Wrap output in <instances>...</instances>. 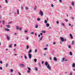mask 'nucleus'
<instances>
[{
    "instance_id": "1",
    "label": "nucleus",
    "mask_w": 75,
    "mask_h": 75,
    "mask_svg": "<svg viewBox=\"0 0 75 75\" xmlns=\"http://www.w3.org/2000/svg\"><path fill=\"white\" fill-rule=\"evenodd\" d=\"M45 66H47V67L49 70H51V67H50V65L49 64H48V62H45Z\"/></svg>"
},
{
    "instance_id": "2",
    "label": "nucleus",
    "mask_w": 75,
    "mask_h": 75,
    "mask_svg": "<svg viewBox=\"0 0 75 75\" xmlns=\"http://www.w3.org/2000/svg\"><path fill=\"white\" fill-rule=\"evenodd\" d=\"M39 13L41 16H42L44 15L43 12L41 11V10H40V12H39Z\"/></svg>"
},
{
    "instance_id": "3",
    "label": "nucleus",
    "mask_w": 75,
    "mask_h": 75,
    "mask_svg": "<svg viewBox=\"0 0 75 75\" xmlns=\"http://www.w3.org/2000/svg\"><path fill=\"white\" fill-rule=\"evenodd\" d=\"M29 58V59H31V54H30V53H29V54H28Z\"/></svg>"
},
{
    "instance_id": "4",
    "label": "nucleus",
    "mask_w": 75,
    "mask_h": 75,
    "mask_svg": "<svg viewBox=\"0 0 75 75\" xmlns=\"http://www.w3.org/2000/svg\"><path fill=\"white\" fill-rule=\"evenodd\" d=\"M28 70L27 71V72L28 73H30V71H31V68L29 67H28Z\"/></svg>"
},
{
    "instance_id": "5",
    "label": "nucleus",
    "mask_w": 75,
    "mask_h": 75,
    "mask_svg": "<svg viewBox=\"0 0 75 75\" xmlns=\"http://www.w3.org/2000/svg\"><path fill=\"white\" fill-rule=\"evenodd\" d=\"M60 38L61 40L62 41V42H64V38L62 37H60Z\"/></svg>"
},
{
    "instance_id": "6",
    "label": "nucleus",
    "mask_w": 75,
    "mask_h": 75,
    "mask_svg": "<svg viewBox=\"0 0 75 75\" xmlns=\"http://www.w3.org/2000/svg\"><path fill=\"white\" fill-rule=\"evenodd\" d=\"M20 66L21 67H22V68H23V67H25V66L24 65V64H19Z\"/></svg>"
},
{
    "instance_id": "7",
    "label": "nucleus",
    "mask_w": 75,
    "mask_h": 75,
    "mask_svg": "<svg viewBox=\"0 0 75 75\" xmlns=\"http://www.w3.org/2000/svg\"><path fill=\"white\" fill-rule=\"evenodd\" d=\"M20 28H19V27H18V26H16L15 27V29L16 30H19Z\"/></svg>"
},
{
    "instance_id": "8",
    "label": "nucleus",
    "mask_w": 75,
    "mask_h": 75,
    "mask_svg": "<svg viewBox=\"0 0 75 75\" xmlns=\"http://www.w3.org/2000/svg\"><path fill=\"white\" fill-rule=\"evenodd\" d=\"M72 67L73 68H75V64L74 63H73L72 65Z\"/></svg>"
},
{
    "instance_id": "9",
    "label": "nucleus",
    "mask_w": 75,
    "mask_h": 75,
    "mask_svg": "<svg viewBox=\"0 0 75 75\" xmlns=\"http://www.w3.org/2000/svg\"><path fill=\"white\" fill-rule=\"evenodd\" d=\"M69 36L70 37L71 39H73V36H72V35L71 34H70Z\"/></svg>"
},
{
    "instance_id": "10",
    "label": "nucleus",
    "mask_w": 75,
    "mask_h": 75,
    "mask_svg": "<svg viewBox=\"0 0 75 75\" xmlns=\"http://www.w3.org/2000/svg\"><path fill=\"white\" fill-rule=\"evenodd\" d=\"M42 38H43V36H42L40 38V39L39 40L40 42V41H41V40H42Z\"/></svg>"
},
{
    "instance_id": "11",
    "label": "nucleus",
    "mask_w": 75,
    "mask_h": 75,
    "mask_svg": "<svg viewBox=\"0 0 75 75\" xmlns=\"http://www.w3.org/2000/svg\"><path fill=\"white\" fill-rule=\"evenodd\" d=\"M53 59L54 61H57V58L56 57H54V58Z\"/></svg>"
},
{
    "instance_id": "12",
    "label": "nucleus",
    "mask_w": 75,
    "mask_h": 75,
    "mask_svg": "<svg viewBox=\"0 0 75 75\" xmlns=\"http://www.w3.org/2000/svg\"><path fill=\"white\" fill-rule=\"evenodd\" d=\"M6 38L8 40H10V38H9V36H8V35H7Z\"/></svg>"
},
{
    "instance_id": "13",
    "label": "nucleus",
    "mask_w": 75,
    "mask_h": 75,
    "mask_svg": "<svg viewBox=\"0 0 75 75\" xmlns=\"http://www.w3.org/2000/svg\"><path fill=\"white\" fill-rule=\"evenodd\" d=\"M5 31H8L10 30L7 28H6L5 29Z\"/></svg>"
},
{
    "instance_id": "14",
    "label": "nucleus",
    "mask_w": 75,
    "mask_h": 75,
    "mask_svg": "<svg viewBox=\"0 0 75 75\" xmlns=\"http://www.w3.org/2000/svg\"><path fill=\"white\" fill-rule=\"evenodd\" d=\"M46 26L47 27H49V26H50V24L48 23H47L46 24Z\"/></svg>"
},
{
    "instance_id": "15",
    "label": "nucleus",
    "mask_w": 75,
    "mask_h": 75,
    "mask_svg": "<svg viewBox=\"0 0 75 75\" xmlns=\"http://www.w3.org/2000/svg\"><path fill=\"white\" fill-rule=\"evenodd\" d=\"M31 52H32V50H30L29 51L28 53L30 54V53H31Z\"/></svg>"
},
{
    "instance_id": "16",
    "label": "nucleus",
    "mask_w": 75,
    "mask_h": 75,
    "mask_svg": "<svg viewBox=\"0 0 75 75\" xmlns=\"http://www.w3.org/2000/svg\"><path fill=\"white\" fill-rule=\"evenodd\" d=\"M8 64L6 63L5 64V67H8Z\"/></svg>"
},
{
    "instance_id": "17",
    "label": "nucleus",
    "mask_w": 75,
    "mask_h": 75,
    "mask_svg": "<svg viewBox=\"0 0 75 75\" xmlns=\"http://www.w3.org/2000/svg\"><path fill=\"white\" fill-rule=\"evenodd\" d=\"M37 6H36V5H35V7L34 8V10H36V9H37Z\"/></svg>"
},
{
    "instance_id": "18",
    "label": "nucleus",
    "mask_w": 75,
    "mask_h": 75,
    "mask_svg": "<svg viewBox=\"0 0 75 75\" xmlns=\"http://www.w3.org/2000/svg\"><path fill=\"white\" fill-rule=\"evenodd\" d=\"M17 13L18 14H19L20 13H19V10L17 9Z\"/></svg>"
},
{
    "instance_id": "19",
    "label": "nucleus",
    "mask_w": 75,
    "mask_h": 75,
    "mask_svg": "<svg viewBox=\"0 0 75 75\" xmlns=\"http://www.w3.org/2000/svg\"><path fill=\"white\" fill-rule=\"evenodd\" d=\"M65 60V58H62V60L61 61V62H64V61Z\"/></svg>"
},
{
    "instance_id": "20",
    "label": "nucleus",
    "mask_w": 75,
    "mask_h": 75,
    "mask_svg": "<svg viewBox=\"0 0 75 75\" xmlns=\"http://www.w3.org/2000/svg\"><path fill=\"white\" fill-rule=\"evenodd\" d=\"M6 27L8 28H10V25H7Z\"/></svg>"
},
{
    "instance_id": "21",
    "label": "nucleus",
    "mask_w": 75,
    "mask_h": 75,
    "mask_svg": "<svg viewBox=\"0 0 75 75\" xmlns=\"http://www.w3.org/2000/svg\"><path fill=\"white\" fill-rule=\"evenodd\" d=\"M25 8L26 10H28V8L27 7H25Z\"/></svg>"
},
{
    "instance_id": "22",
    "label": "nucleus",
    "mask_w": 75,
    "mask_h": 75,
    "mask_svg": "<svg viewBox=\"0 0 75 75\" xmlns=\"http://www.w3.org/2000/svg\"><path fill=\"white\" fill-rule=\"evenodd\" d=\"M71 5H72L73 6H74V2H72L71 3Z\"/></svg>"
},
{
    "instance_id": "23",
    "label": "nucleus",
    "mask_w": 75,
    "mask_h": 75,
    "mask_svg": "<svg viewBox=\"0 0 75 75\" xmlns=\"http://www.w3.org/2000/svg\"><path fill=\"white\" fill-rule=\"evenodd\" d=\"M12 45V44H10V45H9V48H11Z\"/></svg>"
},
{
    "instance_id": "24",
    "label": "nucleus",
    "mask_w": 75,
    "mask_h": 75,
    "mask_svg": "<svg viewBox=\"0 0 75 75\" xmlns=\"http://www.w3.org/2000/svg\"><path fill=\"white\" fill-rule=\"evenodd\" d=\"M72 45H74V41H72L71 43Z\"/></svg>"
},
{
    "instance_id": "25",
    "label": "nucleus",
    "mask_w": 75,
    "mask_h": 75,
    "mask_svg": "<svg viewBox=\"0 0 75 75\" xmlns=\"http://www.w3.org/2000/svg\"><path fill=\"white\" fill-rule=\"evenodd\" d=\"M61 25H62V26H63V27L65 26V24H64L63 23H61Z\"/></svg>"
},
{
    "instance_id": "26",
    "label": "nucleus",
    "mask_w": 75,
    "mask_h": 75,
    "mask_svg": "<svg viewBox=\"0 0 75 75\" xmlns=\"http://www.w3.org/2000/svg\"><path fill=\"white\" fill-rule=\"evenodd\" d=\"M69 55H72V52H70L69 53Z\"/></svg>"
},
{
    "instance_id": "27",
    "label": "nucleus",
    "mask_w": 75,
    "mask_h": 75,
    "mask_svg": "<svg viewBox=\"0 0 75 75\" xmlns=\"http://www.w3.org/2000/svg\"><path fill=\"white\" fill-rule=\"evenodd\" d=\"M24 32L25 33H28V30H25L24 31Z\"/></svg>"
},
{
    "instance_id": "28",
    "label": "nucleus",
    "mask_w": 75,
    "mask_h": 75,
    "mask_svg": "<svg viewBox=\"0 0 75 75\" xmlns=\"http://www.w3.org/2000/svg\"><path fill=\"white\" fill-rule=\"evenodd\" d=\"M45 24H47V20H45Z\"/></svg>"
},
{
    "instance_id": "29",
    "label": "nucleus",
    "mask_w": 75,
    "mask_h": 75,
    "mask_svg": "<svg viewBox=\"0 0 75 75\" xmlns=\"http://www.w3.org/2000/svg\"><path fill=\"white\" fill-rule=\"evenodd\" d=\"M37 20L38 21H40V20H41V19L38 18H37Z\"/></svg>"
},
{
    "instance_id": "30",
    "label": "nucleus",
    "mask_w": 75,
    "mask_h": 75,
    "mask_svg": "<svg viewBox=\"0 0 75 75\" xmlns=\"http://www.w3.org/2000/svg\"><path fill=\"white\" fill-rule=\"evenodd\" d=\"M29 48V46H28V45H27L26 46V48L27 50H28V48Z\"/></svg>"
},
{
    "instance_id": "31",
    "label": "nucleus",
    "mask_w": 75,
    "mask_h": 75,
    "mask_svg": "<svg viewBox=\"0 0 75 75\" xmlns=\"http://www.w3.org/2000/svg\"><path fill=\"white\" fill-rule=\"evenodd\" d=\"M34 61H35V62H37V59H34Z\"/></svg>"
},
{
    "instance_id": "32",
    "label": "nucleus",
    "mask_w": 75,
    "mask_h": 75,
    "mask_svg": "<svg viewBox=\"0 0 75 75\" xmlns=\"http://www.w3.org/2000/svg\"><path fill=\"white\" fill-rule=\"evenodd\" d=\"M38 25H36V26H35V28H38Z\"/></svg>"
},
{
    "instance_id": "33",
    "label": "nucleus",
    "mask_w": 75,
    "mask_h": 75,
    "mask_svg": "<svg viewBox=\"0 0 75 75\" xmlns=\"http://www.w3.org/2000/svg\"><path fill=\"white\" fill-rule=\"evenodd\" d=\"M37 49H36L35 50V52H37Z\"/></svg>"
},
{
    "instance_id": "34",
    "label": "nucleus",
    "mask_w": 75,
    "mask_h": 75,
    "mask_svg": "<svg viewBox=\"0 0 75 75\" xmlns=\"http://www.w3.org/2000/svg\"><path fill=\"white\" fill-rule=\"evenodd\" d=\"M71 18L73 20H74V18L73 17H71Z\"/></svg>"
},
{
    "instance_id": "35",
    "label": "nucleus",
    "mask_w": 75,
    "mask_h": 75,
    "mask_svg": "<svg viewBox=\"0 0 75 75\" xmlns=\"http://www.w3.org/2000/svg\"><path fill=\"white\" fill-rule=\"evenodd\" d=\"M5 2L6 3H8V1H7V0H5Z\"/></svg>"
},
{
    "instance_id": "36",
    "label": "nucleus",
    "mask_w": 75,
    "mask_h": 75,
    "mask_svg": "<svg viewBox=\"0 0 75 75\" xmlns=\"http://www.w3.org/2000/svg\"><path fill=\"white\" fill-rule=\"evenodd\" d=\"M24 58H25V59H27V57H26V56H25H25H24Z\"/></svg>"
},
{
    "instance_id": "37",
    "label": "nucleus",
    "mask_w": 75,
    "mask_h": 75,
    "mask_svg": "<svg viewBox=\"0 0 75 75\" xmlns=\"http://www.w3.org/2000/svg\"><path fill=\"white\" fill-rule=\"evenodd\" d=\"M11 72H13V70L12 69H11Z\"/></svg>"
},
{
    "instance_id": "38",
    "label": "nucleus",
    "mask_w": 75,
    "mask_h": 75,
    "mask_svg": "<svg viewBox=\"0 0 75 75\" xmlns=\"http://www.w3.org/2000/svg\"><path fill=\"white\" fill-rule=\"evenodd\" d=\"M46 32L45 31H42V33H45Z\"/></svg>"
},
{
    "instance_id": "39",
    "label": "nucleus",
    "mask_w": 75,
    "mask_h": 75,
    "mask_svg": "<svg viewBox=\"0 0 75 75\" xmlns=\"http://www.w3.org/2000/svg\"><path fill=\"white\" fill-rule=\"evenodd\" d=\"M38 65L39 67H40V63H38Z\"/></svg>"
},
{
    "instance_id": "40",
    "label": "nucleus",
    "mask_w": 75,
    "mask_h": 75,
    "mask_svg": "<svg viewBox=\"0 0 75 75\" xmlns=\"http://www.w3.org/2000/svg\"><path fill=\"white\" fill-rule=\"evenodd\" d=\"M69 8L71 10H72V7L71 6H70L69 7Z\"/></svg>"
},
{
    "instance_id": "41",
    "label": "nucleus",
    "mask_w": 75,
    "mask_h": 75,
    "mask_svg": "<svg viewBox=\"0 0 75 75\" xmlns=\"http://www.w3.org/2000/svg\"><path fill=\"white\" fill-rule=\"evenodd\" d=\"M68 48H71V46L70 45H69L68 46Z\"/></svg>"
},
{
    "instance_id": "42",
    "label": "nucleus",
    "mask_w": 75,
    "mask_h": 75,
    "mask_svg": "<svg viewBox=\"0 0 75 75\" xmlns=\"http://www.w3.org/2000/svg\"><path fill=\"white\" fill-rule=\"evenodd\" d=\"M4 21H3L2 22L3 24H4Z\"/></svg>"
},
{
    "instance_id": "43",
    "label": "nucleus",
    "mask_w": 75,
    "mask_h": 75,
    "mask_svg": "<svg viewBox=\"0 0 75 75\" xmlns=\"http://www.w3.org/2000/svg\"><path fill=\"white\" fill-rule=\"evenodd\" d=\"M30 34H34V32H32L30 33Z\"/></svg>"
},
{
    "instance_id": "44",
    "label": "nucleus",
    "mask_w": 75,
    "mask_h": 75,
    "mask_svg": "<svg viewBox=\"0 0 75 75\" xmlns=\"http://www.w3.org/2000/svg\"><path fill=\"white\" fill-rule=\"evenodd\" d=\"M35 71H38V69H37V68H35Z\"/></svg>"
},
{
    "instance_id": "45",
    "label": "nucleus",
    "mask_w": 75,
    "mask_h": 75,
    "mask_svg": "<svg viewBox=\"0 0 75 75\" xmlns=\"http://www.w3.org/2000/svg\"><path fill=\"white\" fill-rule=\"evenodd\" d=\"M17 33H14V35H17Z\"/></svg>"
},
{
    "instance_id": "46",
    "label": "nucleus",
    "mask_w": 75,
    "mask_h": 75,
    "mask_svg": "<svg viewBox=\"0 0 75 75\" xmlns=\"http://www.w3.org/2000/svg\"><path fill=\"white\" fill-rule=\"evenodd\" d=\"M23 8H23V6H22L21 7V9L22 10H23Z\"/></svg>"
},
{
    "instance_id": "47",
    "label": "nucleus",
    "mask_w": 75,
    "mask_h": 75,
    "mask_svg": "<svg viewBox=\"0 0 75 75\" xmlns=\"http://www.w3.org/2000/svg\"><path fill=\"white\" fill-rule=\"evenodd\" d=\"M44 50H47V48H44Z\"/></svg>"
},
{
    "instance_id": "48",
    "label": "nucleus",
    "mask_w": 75,
    "mask_h": 75,
    "mask_svg": "<svg viewBox=\"0 0 75 75\" xmlns=\"http://www.w3.org/2000/svg\"><path fill=\"white\" fill-rule=\"evenodd\" d=\"M70 75H72V73L70 72Z\"/></svg>"
},
{
    "instance_id": "49",
    "label": "nucleus",
    "mask_w": 75,
    "mask_h": 75,
    "mask_svg": "<svg viewBox=\"0 0 75 75\" xmlns=\"http://www.w3.org/2000/svg\"><path fill=\"white\" fill-rule=\"evenodd\" d=\"M59 1L60 2V3H61L62 2V0H59Z\"/></svg>"
},
{
    "instance_id": "50",
    "label": "nucleus",
    "mask_w": 75,
    "mask_h": 75,
    "mask_svg": "<svg viewBox=\"0 0 75 75\" xmlns=\"http://www.w3.org/2000/svg\"><path fill=\"white\" fill-rule=\"evenodd\" d=\"M12 23V22L11 21L10 23H8V24H11V23Z\"/></svg>"
},
{
    "instance_id": "51",
    "label": "nucleus",
    "mask_w": 75,
    "mask_h": 75,
    "mask_svg": "<svg viewBox=\"0 0 75 75\" xmlns=\"http://www.w3.org/2000/svg\"><path fill=\"white\" fill-rule=\"evenodd\" d=\"M0 70H2V69H3V68H2V67H1L0 68Z\"/></svg>"
},
{
    "instance_id": "52",
    "label": "nucleus",
    "mask_w": 75,
    "mask_h": 75,
    "mask_svg": "<svg viewBox=\"0 0 75 75\" xmlns=\"http://www.w3.org/2000/svg\"><path fill=\"white\" fill-rule=\"evenodd\" d=\"M18 74L19 75H21L20 74V72H18Z\"/></svg>"
},
{
    "instance_id": "53",
    "label": "nucleus",
    "mask_w": 75,
    "mask_h": 75,
    "mask_svg": "<svg viewBox=\"0 0 75 75\" xmlns=\"http://www.w3.org/2000/svg\"><path fill=\"white\" fill-rule=\"evenodd\" d=\"M16 46H17V45H16V44H14V47H16Z\"/></svg>"
},
{
    "instance_id": "54",
    "label": "nucleus",
    "mask_w": 75,
    "mask_h": 75,
    "mask_svg": "<svg viewBox=\"0 0 75 75\" xmlns=\"http://www.w3.org/2000/svg\"><path fill=\"white\" fill-rule=\"evenodd\" d=\"M67 41L66 39H64V41Z\"/></svg>"
},
{
    "instance_id": "55",
    "label": "nucleus",
    "mask_w": 75,
    "mask_h": 75,
    "mask_svg": "<svg viewBox=\"0 0 75 75\" xmlns=\"http://www.w3.org/2000/svg\"><path fill=\"white\" fill-rule=\"evenodd\" d=\"M55 44H56V42H54L53 43V45H55Z\"/></svg>"
},
{
    "instance_id": "56",
    "label": "nucleus",
    "mask_w": 75,
    "mask_h": 75,
    "mask_svg": "<svg viewBox=\"0 0 75 75\" xmlns=\"http://www.w3.org/2000/svg\"><path fill=\"white\" fill-rule=\"evenodd\" d=\"M51 7H54V5L52 4L51 5Z\"/></svg>"
},
{
    "instance_id": "57",
    "label": "nucleus",
    "mask_w": 75,
    "mask_h": 75,
    "mask_svg": "<svg viewBox=\"0 0 75 75\" xmlns=\"http://www.w3.org/2000/svg\"><path fill=\"white\" fill-rule=\"evenodd\" d=\"M65 20L66 21V22H67L68 21L67 19H65Z\"/></svg>"
},
{
    "instance_id": "58",
    "label": "nucleus",
    "mask_w": 75,
    "mask_h": 75,
    "mask_svg": "<svg viewBox=\"0 0 75 75\" xmlns=\"http://www.w3.org/2000/svg\"><path fill=\"white\" fill-rule=\"evenodd\" d=\"M69 26H71V24L70 23H69Z\"/></svg>"
},
{
    "instance_id": "59",
    "label": "nucleus",
    "mask_w": 75,
    "mask_h": 75,
    "mask_svg": "<svg viewBox=\"0 0 75 75\" xmlns=\"http://www.w3.org/2000/svg\"><path fill=\"white\" fill-rule=\"evenodd\" d=\"M57 24H59V21H57Z\"/></svg>"
},
{
    "instance_id": "60",
    "label": "nucleus",
    "mask_w": 75,
    "mask_h": 75,
    "mask_svg": "<svg viewBox=\"0 0 75 75\" xmlns=\"http://www.w3.org/2000/svg\"><path fill=\"white\" fill-rule=\"evenodd\" d=\"M43 55L44 56H45V55H46V54H45V53H44L43 54Z\"/></svg>"
},
{
    "instance_id": "61",
    "label": "nucleus",
    "mask_w": 75,
    "mask_h": 75,
    "mask_svg": "<svg viewBox=\"0 0 75 75\" xmlns=\"http://www.w3.org/2000/svg\"><path fill=\"white\" fill-rule=\"evenodd\" d=\"M21 29H22V28H19V30H21Z\"/></svg>"
},
{
    "instance_id": "62",
    "label": "nucleus",
    "mask_w": 75,
    "mask_h": 75,
    "mask_svg": "<svg viewBox=\"0 0 75 75\" xmlns=\"http://www.w3.org/2000/svg\"><path fill=\"white\" fill-rule=\"evenodd\" d=\"M26 39H27V40H28V37H27L26 38Z\"/></svg>"
},
{
    "instance_id": "63",
    "label": "nucleus",
    "mask_w": 75,
    "mask_h": 75,
    "mask_svg": "<svg viewBox=\"0 0 75 75\" xmlns=\"http://www.w3.org/2000/svg\"><path fill=\"white\" fill-rule=\"evenodd\" d=\"M0 63H1V64H2V61H0Z\"/></svg>"
},
{
    "instance_id": "64",
    "label": "nucleus",
    "mask_w": 75,
    "mask_h": 75,
    "mask_svg": "<svg viewBox=\"0 0 75 75\" xmlns=\"http://www.w3.org/2000/svg\"><path fill=\"white\" fill-rule=\"evenodd\" d=\"M13 51H16V49H14L13 50Z\"/></svg>"
}]
</instances>
